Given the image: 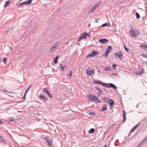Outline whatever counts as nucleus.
I'll use <instances>...</instances> for the list:
<instances>
[{"instance_id": "nucleus-28", "label": "nucleus", "mask_w": 147, "mask_h": 147, "mask_svg": "<svg viewBox=\"0 0 147 147\" xmlns=\"http://www.w3.org/2000/svg\"><path fill=\"white\" fill-rule=\"evenodd\" d=\"M136 18L137 19H138L140 18V15L139 13H138L136 12Z\"/></svg>"}, {"instance_id": "nucleus-25", "label": "nucleus", "mask_w": 147, "mask_h": 147, "mask_svg": "<svg viewBox=\"0 0 147 147\" xmlns=\"http://www.w3.org/2000/svg\"><path fill=\"white\" fill-rule=\"evenodd\" d=\"M9 3H10V1H6L5 2V5H4V7H7V6H8L9 5Z\"/></svg>"}, {"instance_id": "nucleus-20", "label": "nucleus", "mask_w": 147, "mask_h": 147, "mask_svg": "<svg viewBox=\"0 0 147 147\" xmlns=\"http://www.w3.org/2000/svg\"><path fill=\"white\" fill-rule=\"evenodd\" d=\"M94 131L95 130L94 129L92 128L88 131V132L89 134H91L94 133Z\"/></svg>"}, {"instance_id": "nucleus-26", "label": "nucleus", "mask_w": 147, "mask_h": 147, "mask_svg": "<svg viewBox=\"0 0 147 147\" xmlns=\"http://www.w3.org/2000/svg\"><path fill=\"white\" fill-rule=\"evenodd\" d=\"M68 73H69V74H68V76L69 78H71V77L72 76V71L71 70H70L69 71Z\"/></svg>"}, {"instance_id": "nucleus-27", "label": "nucleus", "mask_w": 147, "mask_h": 147, "mask_svg": "<svg viewBox=\"0 0 147 147\" xmlns=\"http://www.w3.org/2000/svg\"><path fill=\"white\" fill-rule=\"evenodd\" d=\"M107 107H103L102 109L100 110V111H105L107 110Z\"/></svg>"}, {"instance_id": "nucleus-11", "label": "nucleus", "mask_w": 147, "mask_h": 147, "mask_svg": "<svg viewBox=\"0 0 147 147\" xmlns=\"http://www.w3.org/2000/svg\"><path fill=\"white\" fill-rule=\"evenodd\" d=\"M86 73L87 75L88 76H91L92 73L93 74H94V70L93 71L89 69H88L86 70Z\"/></svg>"}, {"instance_id": "nucleus-31", "label": "nucleus", "mask_w": 147, "mask_h": 147, "mask_svg": "<svg viewBox=\"0 0 147 147\" xmlns=\"http://www.w3.org/2000/svg\"><path fill=\"white\" fill-rule=\"evenodd\" d=\"M42 91L44 92H45L46 93L49 90L48 89H47L46 88H43Z\"/></svg>"}, {"instance_id": "nucleus-46", "label": "nucleus", "mask_w": 147, "mask_h": 147, "mask_svg": "<svg viewBox=\"0 0 147 147\" xmlns=\"http://www.w3.org/2000/svg\"><path fill=\"white\" fill-rule=\"evenodd\" d=\"M112 75H115V76H116V74L115 73H112Z\"/></svg>"}, {"instance_id": "nucleus-47", "label": "nucleus", "mask_w": 147, "mask_h": 147, "mask_svg": "<svg viewBox=\"0 0 147 147\" xmlns=\"http://www.w3.org/2000/svg\"><path fill=\"white\" fill-rule=\"evenodd\" d=\"M4 90L5 91H6L7 92H8V93H10V92H8V91H6L5 90Z\"/></svg>"}, {"instance_id": "nucleus-7", "label": "nucleus", "mask_w": 147, "mask_h": 147, "mask_svg": "<svg viewBox=\"0 0 147 147\" xmlns=\"http://www.w3.org/2000/svg\"><path fill=\"white\" fill-rule=\"evenodd\" d=\"M44 139L46 141L49 146L51 147L52 145V144L50 138L48 136H46L44 138Z\"/></svg>"}, {"instance_id": "nucleus-15", "label": "nucleus", "mask_w": 147, "mask_h": 147, "mask_svg": "<svg viewBox=\"0 0 147 147\" xmlns=\"http://www.w3.org/2000/svg\"><path fill=\"white\" fill-rule=\"evenodd\" d=\"M98 41L100 42L101 43L104 44L106 42H108V41L107 39H103L99 40Z\"/></svg>"}, {"instance_id": "nucleus-32", "label": "nucleus", "mask_w": 147, "mask_h": 147, "mask_svg": "<svg viewBox=\"0 0 147 147\" xmlns=\"http://www.w3.org/2000/svg\"><path fill=\"white\" fill-rule=\"evenodd\" d=\"M147 140V136L146 137L142 140V143H144Z\"/></svg>"}, {"instance_id": "nucleus-38", "label": "nucleus", "mask_w": 147, "mask_h": 147, "mask_svg": "<svg viewBox=\"0 0 147 147\" xmlns=\"http://www.w3.org/2000/svg\"><path fill=\"white\" fill-rule=\"evenodd\" d=\"M124 48L125 49V50H126V51H129V50L128 48H127L125 45L124 46Z\"/></svg>"}, {"instance_id": "nucleus-9", "label": "nucleus", "mask_w": 147, "mask_h": 147, "mask_svg": "<svg viewBox=\"0 0 147 147\" xmlns=\"http://www.w3.org/2000/svg\"><path fill=\"white\" fill-rule=\"evenodd\" d=\"M98 53L97 52L95 51H93L91 54L88 55L87 56V58H88L89 57H92L94 56H96L97 54Z\"/></svg>"}, {"instance_id": "nucleus-8", "label": "nucleus", "mask_w": 147, "mask_h": 147, "mask_svg": "<svg viewBox=\"0 0 147 147\" xmlns=\"http://www.w3.org/2000/svg\"><path fill=\"white\" fill-rule=\"evenodd\" d=\"M90 35V34L87 33H86L84 32L83 33L81 36L79 38V39L78 40V41H79L80 40H81L82 39H86V36H89Z\"/></svg>"}, {"instance_id": "nucleus-43", "label": "nucleus", "mask_w": 147, "mask_h": 147, "mask_svg": "<svg viewBox=\"0 0 147 147\" xmlns=\"http://www.w3.org/2000/svg\"><path fill=\"white\" fill-rule=\"evenodd\" d=\"M89 113L90 114L92 115V116H94L95 114V113Z\"/></svg>"}, {"instance_id": "nucleus-33", "label": "nucleus", "mask_w": 147, "mask_h": 147, "mask_svg": "<svg viewBox=\"0 0 147 147\" xmlns=\"http://www.w3.org/2000/svg\"><path fill=\"white\" fill-rule=\"evenodd\" d=\"M31 87V86H30L29 87H28L27 89L26 90V91H25V93H26V94H27V92H28V91L30 89V88Z\"/></svg>"}, {"instance_id": "nucleus-34", "label": "nucleus", "mask_w": 147, "mask_h": 147, "mask_svg": "<svg viewBox=\"0 0 147 147\" xmlns=\"http://www.w3.org/2000/svg\"><path fill=\"white\" fill-rule=\"evenodd\" d=\"M108 25V24L107 23H106L102 24L101 26L104 27V26H107Z\"/></svg>"}, {"instance_id": "nucleus-14", "label": "nucleus", "mask_w": 147, "mask_h": 147, "mask_svg": "<svg viewBox=\"0 0 147 147\" xmlns=\"http://www.w3.org/2000/svg\"><path fill=\"white\" fill-rule=\"evenodd\" d=\"M95 89L98 91V92H97V94L98 95H100L102 93V90L99 88L98 87H95Z\"/></svg>"}, {"instance_id": "nucleus-5", "label": "nucleus", "mask_w": 147, "mask_h": 147, "mask_svg": "<svg viewBox=\"0 0 147 147\" xmlns=\"http://www.w3.org/2000/svg\"><path fill=\"white\" fill-rule=\"evenodd\" d=\"M99 5V3H97L94 6L92 7L88 10V13H91L93 12L94 10Z\"/></svg>"}, {"instance_id": "nucleus-19", "label": "nucleus", "mask_w": 147, "mask_h": 147, "mask_svg": "<svg viewBox=\"0 0 147 147\" xmlns=\"http://www.w3.org/2000/svg\"><path fill=\"white\" fill-rule=\"evenodd\" d=\"M112 50V47L110 46H109L107 47V48L106 49V51H107L108 52V53H109L110 51H111V50Z\"/></svg>"}, {"instance_id": "nucleus-6", "label": "nucleus", "mask_w": 147, "mask_h": 147, "mask_svg": "<svg viewBox=\"0 0 147 147\" xmlns=\"http://www.w3.org/2000/svg\"><path fill=\"white\" fill-rule=\"evenodd\" d=\"M32 1V0H28L27 1L19 3L18 5L19 7H22L24 4H26V5H29L31 3Z\"/></svg>"}, {"instance_id": "nucleus-18", "label": "nucleus", "mask_w": 147, "mask_h": 147, "mask_svg": "<svg viewBox=\"0 0 147 147\" xmlns=\"http://www.w3.org/2000/svg\"><path fill=\"white\" fill-rule=\"evenodd\" d=\"M139 123H138L137 125H136L131 130L130 133H131L133 132L136 128L139 125Z\"/></svg>"}, {"instance_id": "nucleus-10", "label": "nucleus", "mask_w": 147, "mask_h": 147, "mask_svg": "<svg viewBox=\"0 0 147 147\" xmlns=\"http://www.w3.org/2000/svg\"><path fill=\"white\" fill-rule=\"evenodd\" d=\"M121 51H119L118 53H114L115 55H117L118 57L120 59L122 60L123 59V54L121 53Z\"/></svg>"}, {"instance_id": "nucleus-42", "label": "nucleus", "mask_w": 147, "mask_h": 147, "mask_svg": "<svg viewBox=\"0 0 147 147\" xmlns=\"http://www.w3.org/2000/svg\"><path fill=\"white\" fill-rule=\"evenodd\" d=\"M142 143V141L141 142V143H140V144H139L138 145V146H141V145L143 144V143Z\"/></svg>"}, {"instance_id": "nucleus-45", "label": "nucleus", "mask_w": 147, "mask_h": 147, "mask_svg": "<svg viewBox=\"0 0 147 147\" xmlns=\"http://www.w3.org/2000/svg\"><path fill=\"white\" fill-rule=\"evenodd\" d=\"M97 70L98 72L99 73H100L101 72L99 70H98V68H97Z\"/></svg>"}, {"instance_id": "nucleus-40", "label": "nucleus", "mask_w": 147, "mask_h": 147, "mask_svg": "<svg viewBox=\"0 0 147 147\" xmlns=\"http://www.w3.org/2000/svg\"><path fill=\"white\" fill-rule=\"evenodd\" d=\"M142 56L145 58H147V56H146V55L144 54H143V55H142Z\"/></svg>"}, {"instance_id": "nucleus-17", "label": "nucleus", "mask_w": 147, "mask_h": 147, "mask_svg": "<svg viewBox=\"0 0 147 147\" xmlns=\"http://www.w3.org/2000/svg\"><path fill=\"white\" fill-rule=\"evenodd\" d=\"M59 57V55H58L55 57L53 60V63H54L56 64L57 63V59Z\"/></svg>"}, {"instance_id": "nucleus-24", "label": "nucleus", "mask_w": 147, "mask_h": 147, "mask_svg": "<svg viewBox=\"0 0 147 147\" xmlns=\"http://www.w3.org/2000/svg\"><path fill=\"white\" fill-rule=\"evenodd\" d=\"M109 53H108L107 51H106L105 53L101 56V57H102L103 56H105L106 57H107Z\"/></svg>"}, {"instance_id": "nucleus-41", "label": "nucleus", "mask_w": 147, "mask_h": 147, "mask_svg": "<svg viewBox=\"0 0 147 147\" xmlns=\"http://www.w3.org/2000/svg\"><path fill=\"white\" fill-rule=\"evenodd\" d=\"M26 94L25 93L24 94V96H23V97L22 98H24V100L25 99V97L26 96Z\"/></svg>"}, {"instance_id": "nucleus-50", "label": "nucleus", "mask_w": 147, "mask_h": 147, "mask_svg": "<svg viewBox=\"0 0 147 147\" xmlns=\"http://www.w3.org/2000/svg\"><path fill=\"white\" fill-rule=\"evenodd\" d=\"M90 26V24H89V26Z\"/></svg>"}, {"instance_id": "nucleus-16", "label": "nucleus", "mask_w": 147, "mask_h": 147, "mask_svg": "<svg viewBox=\"0 0 147 147\" xmlns=\"http://www.w3.org/2000/svg\"><path fill=\"white\" fill-rule=\"evenodd\" d=\"M123 123H124L126 121V113L125 111L124 110L123 111Z\"/></svg>"}, {"instance_id": "nucleus-51", "label": "nucleus", "mask_w": 147, "mask_h": 147, "mask_svg": "<svg viewBox=\"0 0 147 147\" xmlns=\"http://www.w3.org/2000/svg\"><path fill=\"white\" fill-rule=\"evenodd\" d=\"M105 147H107L106 146H105Z\"/></svg>"}, {"instance_id": "nucleus-48", "label": "nucleus", "mask_w": 147, "mask_h": 147, "mask_svg": "<svg viewBox=\"0 0 147 147\" xmlns=\"http://www.w3.org/2000/svg\"><path fill=\"white\" fill-rule=\"evenodd\" d=\"M146 65L147 66V62H146Z\"/></svg>"}, {"instance_id": "nucleus-52", "label": "nucleus", "mask_w": 147, "mask_h": 147, "mask_svg": "<svg viewBox=\"0 0 147 147\" xmlns=\"http://www.w3.org/2000/svg\"><path fill=\"white\" fill-rule=\"evenodd\" d=\"M8 32V31H7V32Z\"/></svg>"}, {"instance_id": "nucleus-23", "label": "nucleus", "mask_w": 147, "mask_h": 147, "mask_svg": "<svg viewBox=\"0 0 147 147\" xmlns=\"http://www.w3.org/2000/svg\"><path fill=\"white\" fill-rule=\"evenodd\" d=\"M59 65L60 69L62 71L65 68V67L63 66L61 63Z\"/></svg>"}, {"instance_id": "nucleus-44", "label": "nucleus", "mask_w": 147, "mask_h": 147, "mask_svg": "<svg viewBox=\"0 0 147 147\" xmlns=\"http://www.w3.org/2000/svg\"><path fill=\"white\" fill-rule=\"evenodd\" d=\"M3 138L0 136V141H3Z\"/></svg>"}, {"instance_id": "nucleus-3", "label": "nucleus", "mask_w": 147, "mask_h": 147, "mask_svg": "<svg viewBox=\"0 0 147 147\" xmlns=\"http://www.w3.org/2000/svg\"><path fill=\"white\" fill-rule=\"evenodd\" d=\"M131 29L129 31V32L132 34L133 37H136L140 35V31L138 30H134L133 26H131Z\"/></svg>"}, {"instance_id": "nucleus-29", "label": "nucleus", "mask_w": 147, "mask_h": 147, "mask_svg": "<svg viewBox=\"0 0 147 147\" xmlns=\"http://www.w3.org/2000/svg\"><path fill=\"white\" fill-rule=\"evenodd\" d=\"M104 69L105 71L111 70L110 67H106L104 68Z\"/></svg>"}, {"instance_id": "nucleus-35", "label": "nucleus", "mask_w": 147, "mask_h": 147, "mask_svg": "<svg viewBox=\"0 0 147 147\" xmlns=\"http://www.w3.org/2000/svg\"><path fill=\"white\" fill-rule=\"evenodd\" d=\"M7 60V58L6 57L4 58L3 59V61L4 63L5 64L6 63V61Z\"/></svg>"}, {"instance_id": "nucleus-13", "label": "nucleus", "mask_w": 147, "mask_h": 147, "mask_svg": "<svg viewBox=\"0 0 147 147\" xmlns=\"http://www.w3.org/2000/svg\"><path fill=\"white\" fill-rule=\"evenodd\" d=\"M39 99L42 100L43 102H45V101H46L48 100L47 98H46L42 95H40L39 96Z\"/></svg>"}, {"instance_id": "nucleus-1", "label": "nucleus", "mask_w": 147, "mask_h": 147, "mask_svg": "<svg viewBox=\"0 0 147 147\" xmlns=\"http://www.w3.org/2000/svg\"><path fill=\"white\" fill-rule=\"evenodd\" d=\"M93 83L94 84H99L106 87L108 88H109L110 87L112 88L114 90H116L117 89L116 86L113 84L111 83H108L107 85L106 83L102 82L99 80H94L93 82Z\"/></svg>"}, {"instance_id": "nucleus-49", "label": "nucleus", "mask_w": 147, "mask_h": 147, "mask_svg": "<svg viewBox=\"0 0 147 147\" xmlns=\"http://www.w3.org/2000/svg\"><path fill=\"white\" fill-rule=\"evenodd\" d=\"M10 47L11 50V49H12L11 48V47Z\"/></svg>"}, {"instance_id": "nucleus-12", "label": "nucleus", "mask_w": 147, "mask_h": 147, "mask_svg": "<svg viewBox=\"0 0 147 147\" xmlns=\"http://www.w3.org/2000/svg\"><path fill=\"white\" fill-rule=\"evenodd\" d=\"M107 103L109 104L110 105V108L114 104V102L113 100L109 98L108 99V102Z\"/></svg>"}, {"instance_id": "nucleus-2", "label": "nucleus", "mask_w": 147, "mask_h": 147, "mask_svg": "<svg viewBox=\"0 0 147 147\" xmlns=\"http://www.w3.org/2000/svg\"><path fill=\"white\" fill-rule=\"evenodd\" d=\"M88 99L89 101L92 102H95L100 103L101 101L99 100L98 98L94 95H93L91 94H89L88 95Z\"/></svg>"}, {"instance_id": "nucleus-36", "label": "nucleus", "mask_w": 147, "mask_h": 147, "mask_svg": "<svg viewBox=\"0 0 147 147\" xmlns=\"http://www.w3.org/2000/svg\"><path fill=\"white\" fill-rule=\"evenodd\" d=\"M143 73H144L143 71H142V72H138L137 73V74H136L138 75H141Z\"/></svg>"}, {"instance_id": "nucleus-30", "label": "nucleus", "mask_w": 147, "mask_h": 147, "mask_svg": "<svg viewBox=\"0 0 147 147\" xmlns=\"http://www.w3.org/2000/svg\"><path fill=\"white\" fill-rule=\"evenodd\" d=\"M7 119L11 122H13L14 121V120L13 119V118L11 117H9L7 118Z\"/></svg>"}, {"instance_id": "nucleus-4", "label": "nucleus", "mask_w": 147, "mask_h": 147, "mask_svg": "<svg viewBox=\"0 0 147 147\" xmlns=\"http://www.w3.org/2000/svg\"><path fill=\"white\" fill-rule=\"evenodd\" d=\"M59 44L58 42H56L55 44V46L52 47L50 48V52L53 53L56 50L58 47L59 45Z\"/></svg>"}, {"instance_id": "nucleus-39", "label": "nucleus", "mask_w": 147, "mask_h": 147, "mask_svg": "<svg viewBox=\"0 0 147 147\" xmlns=\"http://www.w3.org/2000/svg\"><path fill=\"white\" fill-rule=\"evenodd\" d=\"M99 18H95V22L97 23L98 22V20H99Z\"/></svg>"}, {"instance_id": "nucleus-21", "label": "nucleus", "mask_w": 147, "mask_h": 147, "mask_svg": "<svg viewBox=\"0 0 147 147\" xmlns=\"http://www.w3.org/2000/svg\"><path fill=\"white\" fill-rule=\"evenodd\" d=\"M102 99L104 101H105L106 102H108V99L109 98L107 97H102Z\"/></svg>"}, {"instance_id": "nucleus-37", "label": "nucleus", "mask_w": 147, "mask_h": 147, "mask_svg": "<svg viewBox=\"0 0 147 147\" xmlns=\"http://www.w3.org/2000/svg\"><path fill=\"white\" fill-rule=\"evenodd\" d=\"M112 67H113V69H115L116 68V65L115 64H113L112 65Z\"/></svg>"}, {"instance_id": "nucleus-22", "label": "nucleus", "mask_w": 147, "mask_h": 147, "mask_svg": "<svg viewBox=\"0 0 147 147\" xmlns=\"http://www.w3.org/2000/svg\"><path fill=\"white\" fill-rule=\"evenodd\" d=\"M49 92H50L49 91L47 92L46 93H47V94L49 98H52L53 97V96L52 94H50Z\"/></svg>"}]
</instances>
